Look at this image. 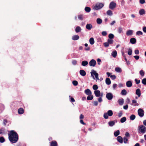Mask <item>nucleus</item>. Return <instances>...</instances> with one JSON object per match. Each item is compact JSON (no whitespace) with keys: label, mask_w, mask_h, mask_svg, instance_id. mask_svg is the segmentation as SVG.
<instances>
[{"label":"nucleus","mask_w":146,"mask_h":146,"mask_svg":"<svg viewBox=\"0 0 146 146\" xmlns=\"http://www.w3.org/2000/svg\"><path fill=\"white\" fill-rule=\"evenodd\" d=\"M102 20L100 18H98L96 20V22L98 24H100L102 23Z\"/></svg>","instance_id":"30"},{"label":"nucleus","mask_w":146,"mask_h":146,"mask_svg":"<svg viewBox=\"0 0 146 146\" xmlns=\"http://www.w3.org/2000/svg\"><path fill=\"white\" fill-rule=\"evenodd\" d=\"M135 118V116L134 115H132L130 117V119L131 120H133Z\"/></svg>","instance_id":"39"},{"label":"nucleus","mask_w":146,"mask_h":146,"mask_svg":"<svg viewBox=\"0 0 146 146\" xmlns=\"http://www.w3.org/2000/svg\"><path fill=\"white\" fill-rule=\"evenodd\" d=\"M142 34L143 33L140 31H138L136 33V35H142Z\"/></svg>","instance_id":"43"},{"label":"nucleus","mask_w":146,"mask_h":146,"mask_svg":"<svg viewBox=\"0 0 146 146\" xmlns=\"http://www.w3.org/2000/svg\"><path fill=\"white\" fill-rule=\"evenodd\" d=\"M126 86L128 87H130L132 86V83L131 81H128L126 82Z\"/></svg>","instance_id":"16"},{"label":"nucleus","mask_w":146,"mask_h":146,"mask_svg":"<svg viewBox=\"0 0 146 146\" xmlns=\"http://www.w3.org/2000/svg\"><path fill=\"white\" fill-rule=\"evenodd\" d=\"M115 70L116 72L121 73L122 72L121 68L119 67H116L115 68Z\"/></svg>","instance_id":"21"},{"label":"nucleus","mask_w":146,"mask_h":146,"mask_svg":"<svg viewBox=\"0 0 146 146\" xmlns=\"http://www.w3.org/2000/svg\"><path fill=\"white\" fill-rule=\"evenodd\" d=\"M24 112V110L23 108H20L18 110V113L19 114H21Z\"/></svg>","instance_id":"25"},{"label":"nucleus","mask_w":146,"mask_h":146,"mask_svg":"<svg viewBox=\"0 0 146 146\" xmlns=\"http://www.w3.org/2000/svg\"><path fill=\"white\" fill-rule=\"evenodd\" d=\"M110 77L113 80H114L116 78V76L115 75H111Z\"/></svg>","instance_id":"48"},{"label":"nucleus","mask_w":146,"mask_h":146,"mask_svg":"<svg viewBox=\"0 0 146 146\" xmlns=\"http://www.w3.org/2000/svg\"><path fill=\"white\" fill-rule=\"evenodd\" d=\"M126 120V118L125 117H123L120 119V122L121 123L125 122Z\"/></svg>","instance_id":"35"},{"label":"nucleus","mask_w":146,"mask_h":146,"mask_svg":"<svg viewBox=\"0 0 146 146\" xmlns=\"http://www.w3.org/2000/svg\"><path fill=\"white\" fill-rule=\"evenodd\" d=\"M113 40L112 39L109 38L108 40V42L109 44H111L113 43Z\"/></svg>","instance_id":"40"},{"label":"nucleus","mask_w":146,"mask_h":146,"mask_svg":"<svg viewBox=\"0 0 146 146\" xmlns=\"http://www.w3.org/2000/svg\"><path fill=\"white\" fill-rule=\"evenodd\" d=\"M94 105L95 106H97L98 104V103L97 101H95L93 102Z\"/></svg>","instance_id":"56"},{"label":"nucleus","mask_w":146,"mask_h":146,"mask_svg":"<svg viewBox=\"0 0 146 146\" xmlns=\"http://www.w3.org/2000/svg\"><path fill=\"white\" fill-rule=\"evenodd\" d=\"M135 53L136 54H139V51L138 50H135Z\"/></svg>","instance_id":"60"},{"label":"nucleus","mask_w":146,"mask_h":146,"mask_svg":"<svg viewBox=\"0 0 146 146\" xmlns=\"http://www.w3.org/2000/svg\"><path fill=\"white\" fill-rule=\"evenodd\" d=\"M122 56H123V57L124 58L125 61H127V58H126L125 55L124 54V53L123 52H122Z\"/></svg>","instance_id":"47"},{"label":"nucleus","mask_w":146,"mask_h":146,"mask_svg":"<svg viewBox=\"0 0 146 146\" xmlns=\"http://www.w3.org/2000/svg\"><path fill=\"white\" fill-rule=\"evenodd\" d=\"M114 35L111 33L109 34L108 35V37L109 39H112L114 38Z\"/></svg>","instance_id":"37"},{"label":"nucleus","mask_w":146,"mask_h":146,"mask_svg":"<svg viewBox=\"0 0 146 146\" xmlns=\"http://www.w3.org/2000/svg\"><path fill=\"white\" fill-rule=\"evenodd\" d=\"M57 143L55 141H53L51 143V146H57Z\"/></svg>","instance_id":"28"},{"label":"nucleus","mask_w":146,"mask_h":146,"mask_svg":"<svg viewBox=\"0 0 146 146\" xmlns=\"http://www.w3.org/2000/svg\"><path fill=\"white\" fill-rule=\"evenodd\" d=\"M122 31V29L121 27H119L118 28V32L119 33H121Z\"/></svg>","instance_id":"46"},{"label":"nucleus","mask_w":146,"mask_h":146,"mask_svg":"<svg viewBox=\"0 0 146 146\" xmlns=\"http://www.w3.org/2000/svg\"><path fill=\"white\" fill-rule=\"evenodd\" d=\"M9 139L12 143H15L18 139V135L17 133L13 131H11L8 134Z\"/></svg>","instance_id":"1"},{"label":"nucleus","mask_w":146,"mask_h":146,"mask_svg":"<svg viewBox=\"0 0 146 146\" xmlns=\"http://www.w3.org/2000/svg\"><path fill=\"white\" fill-rule=\"evenodd\" d=\"M109 44L108 42H106L104 43V45L105 47H107L109 46Z\"/></svg>","instance_id":"45"},{"label":"nucleus","mask_w":146,"mask_h":146,"mask_svg":"<svg viewBox=\"0 0 146 146\" xmlns=\"http://www.w3.org/2000/svg\"><path fill=\"white\" fill-rule=\"evenodd\" d=\"M133 33V31L130 30H129L126 33V35L128 36L132 35Z\"/></svg>","instance_id":"15"},{"label":"nucleus","mask_w":146,"mask_h":146,"mask_svg":"<svg viewBox=\"0 0 146 146\" xmlns=\"http://www.w3.org/2000/svg\"><path fill=\"white\" fill-rule=\"evenodd\" d=\"M104 5V3H98L95 5L94 8L95 10L100 9L102 8Z\"/></svg>","instance_id":"3"},{"label":"nucleus","mask_w":146,"mask_h":146,"mask_svg":"<svg viewBox=\"0 0 146 146\" xmlns=\"http://www.w3.org/2000/svg\"><path fill=\"white\" fill-rule=\"evenodd\" d=\"M79 38V36L77 35H75L72 36V39L74 40H77Z\"/></svg>","instance_id":"14"},{"label":"nucleus","mask_w":146,"mask_h":146,"mask_svg":"<svg viewBox=\"0 0 146 146\" xmlns=\"http://www.w3.org/2000/svg\"><path fill=\"white\" fill-rule=\"evenodd\" d=\"M139 133H144L146 132V127L143 125H140L138 127Z\"/></svg>","instance_id":"2"},{"label":"nucleus","mask_w":146,"mask_h":146,"mask_svg":"<svg viewBox=\"0 0 146 146\" xmlns=\"http://www.w3.org/2000/svg\"><path fill=\"white\" fill-rule=\"evenodd\" d=\"M134 58L136 60H138L139 58V56L138 55H136L134 56Z\"/></svg>","instance_id":"58"},{"label":"nucleus","mask_w":146,"mask_h":146,"mask_svg":"<svg viewBox=\"0 0 146 146\" xmlns=\"http://www.w3.org/2000/svg\"><path fill=\"white\" fill-rule=\"evenodd\" d=\"M81 31V29L79 26H77L75 29V31L76 33L80 32Z\"/></svg>","instance_id":"24"},{"label":"nucleus","mask_w":146,"mask_h":146,"mask_svg":"<svg viewBox=\"0 0 146 146\" xmlns=\"http://www.w3.org/2000/svg\"><path fill=\"white\" fill-rule=\"evenodd\" d=\"M135 81L136 82V84H139L140 82V80H138L137 79H135Z\"/></svg>","instance_id":"55"},{"label":"nucleus","mask_w":146,"mask_h":146,"mask_svg":"<svg viewBox=\"0 0 146 146\" xmlns=\"http://www.w3.org/2000/svg\"><path fill=\"white\" fill-rule=\"evenodd\" d=\"M104 118L106 119H107L108 118V115L107 113H105L104 115Z\"/></svg>","instance_id":"51"},{"label":"nucleus","mask_w":146,"mask_h":146,"mask_svg":"<svg viewBox=\"0 0 146 146\" xmlns=\"http://www.w3.org/2000/svg\"><path fill=\"white\" fill-rule=\"evenodd\" d=\"M69 97L70 98V101L72 102H74L75 101L74 99L73 98L70 97V96H69Z\"/></svg>","instance_id":"62"},{"label":"nucleus","mask_w":146,"mask_h":146,"mask_svg":"<svg viewBox=\"0 0 146 146\" xmlns=\"http://www.w3.org/2000/svg\"><path fill=\"white\" fill-rule=\"evenodd\" d=\"M77 61L76 60H73L72 61V63L74 65H75L77 64Z\"/></svg>","instance_id":"54"},{"label":"nucleus","mask_w":146,"mask_h":146,"mask_svg":"<svg viewBox=\"0 0 146 146\" xmlns=\"http://www.w3.org/2000/svg\"><path fill=\"white\" fill-rule=\"evenodd\" d=\"M107 114L109 116H111L112 115L113 113L111 110H109L108 111Z\"/></svg>","instance_id":"31"},{"label":"nucleus","mask_w":146,"mask_h":146,"mask_svg":"<svg viewBox=\"0 0 146 146\" xmlns=\"http://www.w3.org/2000/svg\"><path fill=\"white\" fill-rule=\"evenodd\" d=\"M89 42L91 45H93L94 43V40L93 38H90L89 40Z\"/></svg>","instance_id":"27"},{"label":"nucleus","mask_w":146,"mask_h":146,"mask_svg":"<svg viewBox=\"0 0 146 146\" xmlns=\"http://www.w3.org/2000/svg\"><path fill=\"white\" fill-rule=\"evenodd\" d=\"M96 96V97H102L103 95V94L102 93H101L100 92H94Z\"/></svg>","instance_id":"10"},{"label":"nucleus","mask_w":146,"mask_h":146,"mask_svg":"<svg viewBox=\"0 0 146 146\" xmlns=\"http://www.w3.org/2000/svg\"><path fill=\"white\" fill-rule=\"evenodd\" d=\"M102 35L103 36H106L107 35V33L106 31H103L102 33Z\"/></svg>","instance_id":"53"},{"label":"nucleus","mask_w":146,"mask_h":146,"mask_svg":"<svg viewBox=\"0 0 146 146\" xmlns=\"http://www.w3.org/2000/svg\"><path fill=\"white\" fill-rule=\"evenodd\" d=\"M96 64V61L94 59L91 60L89 62V65L90 66L94 67Z\"/></svg>","instance_id":"6"},{"label":"nucleus","mask_w":146,"mask_h":146,"mask_svg":"<svg viewBox=\"0 0 146 146\" xmlns=\"http://www.w3.org/2000/svg\"><path fill=\"white\" fill-rule=\"evenodd\" d=\"M132 50L131 48H129V49L128 52V54L129 55H131L132 54Z\"/></svg>","instance_id":"44"},{"label":"nucleus","mask_w":146,"mask_h":146,"mask_svg":"<svg viewBox=\"0 0 146 146\" xmlns=\"http://www.w3.org/2000/svg\"><path fill=\"white\" fill-rule=\"evenodd\" d=\"M78 17L79 19L80 20H82L83 19V15H78Z\"/></svg>","instance_id":"49"},{"label":"nucleus","mask_w":146,"mask_h":146,"mask_svg":"<svg viewBox=\"0 0 146 146\" xmlns=\"http://www.w3.org/2000/svg\"><path fill=\"white\" fill-rule=\"evenodd\" d=\"M74 86H76L78 84V82L76 80L73 81L72 82Z\"/></svg>","instance_id":"38"},{"label":"nucleus","mask_w":146,"mask_h":146,"mask_svg":"<svg viewBox=\"0 0 146 146\" xmlns=\"http://www.w3.org/2000/svg\"><path fill=\"white\" fill-rule=\"evenodd\" d=\"M142 82L144 85H146V78H144L142 80Z\"/></svg>","instance_id":"41"},{"label":"nucleus","mask_w":146,"mask_h":146,"mask_svg":"<svg viewBox=\"0 0 146 146\" xmlns=\"http://www.w3.org/2000/svg\"><path fill=\"white\" fill-rule=\"evenodd\" d=\"M106 98L109 100H111L113 98L112 94L111 93H108L106 94Z\"/></svg>","instance_id":"9"},{"label":"nucleus","mask_w":146,"mask_h":146,"mask_svg":"<svg viewBox=\"0 0 146 146\" xmlns=\"http://www.w3.org/2000/svg\"><path fill=\"white\" fill-rule=\"evenodd\" d=\"M85 11L87 12H89L91 11V8L89 7H86L85 8Z\"/></svg>","instance_id":"32"},{"label":"nucleus","mask_w":146,"mask_h":146,"mask_svg":"<svg viewBox=\"0 0 146 146\" xmlns=\"http://www.w3.org/2000/svg\"><path fill=\"white\" fill-rule=\"evenodd\" d=\"M111 55L114 58L116 57L117 55V52L116 50L113 51L111 53Z\"/></svg>","instance_id":"26"},{"label":"nucleus","mask_w":146,"mask_h":146,"mask_svg":"<svg viewBox=\"0 0 146 146\" xmlns=\"http://www.w3.org/2000/svg\"><path fill=\"white\" fill-rule=\"evenodd\" d=\"M88 64V62L87 61L84 60L82 62L81 65L82 66H85L87 65Z\"/></svg>","instance_id":"20"},{"label":"nucleus","mask_w":146,"mask_h":146,"mask_svg":"<svg viewBox=\"0 0 146 146\" xmlns=\"http://www.w3.org/2000/svg\"><path fill=\"white\" fill-rule=\"evenodd\" d=\"M117 141L121 143H123V138L121 136H119L117 138Z\"/></svg>","instance_id":"19"},{"label":"nucleus","mask_w":146,"mask_h":146,"mask_svg":"<svg viewBox=\"0 0 146 146\" xmlns=\"http://www.w3.org/2000/svg\"><path fill=\"white\" fill-rule=\"evenodd\" d=\"M139 73L142 77L143 76L145 75V72L143 70H141L139 72Z\"/></svg>","instance_id":"36"},{"label":"nucleus","mask_w":146,"mask_h":146,"mask_svg":"<svg viewBox=\"0 0 146 146\" xmlns=\"http://www.w3.org/2000/svg\"><path fill=\"white\" fill-rule=\"evenodd\" d=\"M132 103L133 104H136V105H134L135 106H138V104L137 103V101L135 100H133L132 101Z\"/></svg>","instance_id":"52"},{"label":"nucleus","mask_w":146,"mask_h":146,"mask_svg":"<svg viewBox=\"0 0 146 146\" xmlns=\"http://www.w3.org/2000/svg\"><path fill=\"white\" fill-rule=\"evenodd\" d=\"M105 81L106 84L108 85H109L111 83V80L109 78H106Z\"/></svg>","instance_id":"17"},{"label":"nucleus","mask_w":146,"mask_h":146,"mask_svg":"<svg viewBox=\"0 0 146 146\" xmlns=\"http://www.w3.org/2000/svg\"><path fill=\"white\" fill-rule=\"evenodd\" d=\"M93 89L95 90L94 91H100L99 90H97L98 88V87L97 85L94 84L93 86Z\"/></svg>","instance_id":"23"},{"label":"nucleus","mask_w":146,"mask_h":146,"mask_svg":"<svg viewBox=\"0 0 146 146\" xmlns=\"http://www.w3.org/2000/svg\"><path fill=\"white\" fill-rule=\"evenodd\" d=\"M120 132L119 130H117L114 133V134L115 136L116 137L119 134Z\"/></svg>","instance_id":"33"},{"label":"nucleus","mask_w":146,"mask_h":146,"mask_svg":"<svg viewBox=\"0 0 146 146\" xmlns=\"http://www.w3.org/2000/svg\"><path fill=\"white\" fill-rule=\"evenodd\" d=\"M101 97H100V98H98V102H101L102 101V99Z\"/></svg>","instance_id":"63"},{"label":"nucleus","mask_w":146,"mask_h":146,"mask_svg":"<svg viewBox=\"0 0 146 146\" xmlns=\"http://www.w3.org/2000/svg\"><path fill=\"white\" fill-rule=\"evenodd\" d=\"M90 73L92 76H93V75H94L95 76V75L97 73L94 70H92Z\"/></svg>","instance_id":"34"},{"label":"nucleus","mask_w":146,"mask_h":146,"mask_svg":"<svg viewBox=\"0 0 146 146\" xmlns=\"http://www.w3.org/2000/svg\"><path fill=\"white\" fill-rule=\"evenodd\" d=\"M86 29L90 30L92 28V26L90 24H88L86 25Z\"/></svg>","instance_id":"11"},{"label":"nucleus","mask_w":146,"mask_h":146,"mask_svg":"<svg viewBox=\"0 0 146 146\" xmlns=\"http://www.w3.org/2000/svg\"><path fill=\"white\" fill-rule=\"evenodd\" d=\"M5 141V139L3 137H0V142L1 143H3Z\"/></svg>","instance_id":"50"},{"label":"nucleus","mask_w":146,"mask_h":146,"mask_svg":"<svg viewBox=\"0 0 146 146\" xmlns=\"http://www.w3.org/2000/svg\"><path fill=\"white\" fill-rule=\"evenodd\" d=\"M119 104L120 105H122L124 103V100L123 99H120L118 100Z\"/></svg>","instance_id":"29"},{"label":"nucleus","mask_w":146,"mask_h":146,"mask_svg":"<svg viewBox=\"0 0 146 146\" xmlns=\"http://www.w3.org/2000/svg\"><path fill=\"white\" fill-rule=\"evenodd\" d=\"M130 41L131 44H134L136 42V40L134 38H132L130 39Z\"/></svg>","instance_id":"13"},{"label":"nucleus","mask_w":146,"mask_h":146,"mask_svg":"<svg viewBox=\"0 0 146 146\" xmlns=\"http://www.w3.org/2000/svg\"><path fill=\"white\" fill-rule=\"evenodd\" d=\"M143 31L144 32L146 33V27H144L143 28Z\"/></svg>","instance_id":"64"},{"label":"nucleus","mask_w":146,"mask_h":146,"mask_svg":"<svg viewBox=\"0 0 146 146\" xmlns=\"http://www.w3.org/2000/svg\"><path fill=\"white\" fill-rule=\"evenodd\" d=\"M106 13L108 15L110 16H111L113 14L112 12L110 10H108L107 11Z\"/></svg>","instance_id":"22"},{"label":"nucleus","mask_w":146,"mask_h":146,"mask_svg":"<svg viewBox=\"0 0 146 146\" xmlns=\"http://www.w3.org/2000/svg\"><path fill=\"white\" fill-rule=\"evenodd\" d=\"M139 13V14L141 15L145 14V11L144 9H141L140 10Z\"/></svg>","instance_id":"18"},{"label":"nucleus","mask_w":146,"mask_h":146,"mask_svg":"<svg viewBox=\"0 0 146 146\" xmlns=\"http://www.w3.org/2000/svg\"><path fill=\"white\" fill-rule=\"evenodd\" d=\"M136 94L138 95L139 97H140L141 94L140 92H136Z\"/></svg>","instance_id":"59"},{"label":"nucleus","mask_w":146,"mask_h":146,"mask_svg":"<svg viewBox=\"0 0 146 146\" xmlns=\"http://www.w3.org/2000/svg\"><path fill=\"white\" fill-rule=\"evenodd\" d=\"M86 94L88 96L87 97V100H91L93 98V95H92L91 92H86Z\"/></svg>","instance_id":"5"},{"label":"nucleus","mask_w":146,"mask_h":146,"mask_svg":"<svg viewBox=\"0 0 146 146\" xmlns=\"http://www.w3.org/2000/svg\"><path fill=\"white\" fill-rule=\"evenodd\" d=\"M116 4L113 1L111 2L109 5V8L111 10L113 9L116 7Z\"/></svg>","instance_id":"4"},{"label":"nucleus","mask_w":146,"mask_h":146,"mask_svg":"<svg viewBox=\"0 0 146 146\" xmlns=\"http://www.w3.org/2000/svg\"><path fill=\"white\" fill-rule=\"evenodd\" d=\"M145 2V0H139V3L141 4H143Z\"/></svg>","instance_id":"57"},{"label":"nucleus","mask_w":146,"mask_h":146,"mask_svg":"<svg viewBox=\"0 0 146 146\" xmlns=\"http://www.w3.org/2000/svg\"><path fill=\"white\" fill-rule=\"evenodd\" d=\"M117 87V84H114L113 85V90H115Z\"/></svg>","instance_id":"61"},{"label":"nucleus","mask_w":146,"mask_h":146,"mask_svg":"<svg viewBox=\"0 0 146 146\" xmlns=\"http://www.w3.org/2000/svg\"><path fill=\"white\" fill-rule=\"evenodd\" d=\"M128 141V139H127L126 137H124L123 138V142L125 143H127Z\"/></svg>","instance_id":"42"},{"label":"nucleus","mask_w":146,"mask_h":146,"mask_svg":"<svg viewBox=\"0 0 146 146\" xmlns=\"http://www.w3.org/2000/svg\"><path fill=\"white\" fill-rule=\"evenodd\" d=\"M138 115L140 117H142L144 116V111L141 108L138 109Z\"/></svg>","instance_id":"7"},{"label":"nucleus","mask_w":146,"mask_h":146,"mask_svg":"<svg viewBox=\"0 0 146 146\" xmlns=\"http://www.w3.org/2000/svg\"><path fill=\"white\" fill-rule=\"evenodd\" d=\"M80 74L82 76H84L86 75V73L83 70H81L80 71Z\"/></svg>","instance_id":"12"},{"label":"nucleus","mask_w":146,"mask_h":146,"mask_svg":"<svg viewBox=\"0 0 146 146\" xmlns=\"http://www.w3.org/2000/svg\"><path fill=\"white\" fill-rule=\"evenodd\" d=\"M117 121L116 120H114V121H110L108 122V125L109 126L112 127L114 125L115 123H117Z\"/></svg>","instance_id":"8"}]
</instances>
